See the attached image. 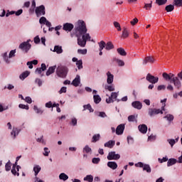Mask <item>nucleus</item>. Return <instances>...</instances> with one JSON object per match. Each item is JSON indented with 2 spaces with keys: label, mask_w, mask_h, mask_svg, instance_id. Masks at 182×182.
Here are the masks:
<instances>
[{
  "label": "nucleus",
  "mask_w": 182,
  "mask_h": 182,
  "mask_svg": "<svg viewBox=\"0 0 182 182\" xmlns=\"http://www.w3.org/2000/svg\"><path fill=\"white\" fill-rule=\"evenodd\" d=\"M15 53H16V50H12L10 51L9 55V58H14V56H15Z\"/></svg>",
  "instance_id": "6e6d98bb"
},
{
  "label": "nucleus",
  "mask_w": 182,
  "mask_h": 182,
  "mask_svg": "<svg viewBox=\"0 0 182 182\" xmlns=\"http://www.w3.org/2000/svg\"><path fill=\"white\" fill-rule=\"evenodd\" d=\"M154 57L152 56H146L143 60L142 65H146V63H150L151 65H153L155 61Z\"/></svg>",
  "instance_id": "1a4fd4ad"
},
{
  "label": "nucleus",
  "mask_w": 182,
  "mask_h": 182,
  "mask_svg": "<svg viewBox=\"0 0 182 182\" xmlns=\"http://www.w3.org/2000/svg\"><path fill=\"white\" fill-rule=\"evenodd\" d=\"M83 151L85 153H91L92 151V148L89 147L88 145L85 146V148L83 149Z\"/></svg>",
  "instance_id": "de8ad7c7"
},
{
  "label": "nucleus",
  "mask_w": 182,
  "mask_h": 182,
  "mask_svg": "<svg viewBox=\"0 0 182 182\" xmlns=\"http://www.w3.org/2000/svg\"><path fill=\"white\" fill-rule=\"evenodd\" d=\"M132 107H134V109H138V110H140L141 107H143V105L141 104L139 101H134L132 103Z\"/></svg>",
  "instance_id": "dca6fc26"
},
{
  "label": "nucleus",
  "mask_w": 182,
  "mask_h": 182,
  "mask_svg": "<svg viewBox=\"0 0 182 182\" xmlns=\"http://www.w3.org/2000/svg\"><path fill=\"white\" fill-rule=\"evenodd\" d=\"M55 69H56V65L50 67L46 73V76H50L52 73H55Z\"/></svg>",
  "instance_id": "a211bd4d"
},
{
  "label": "nucleus",
  "mask_w": 182,
  "mask_h": 182,
  "mask_svg": "<svg viewBox=\"0 0 182 182\" xmlns=\"http://www.w3.org/2000/svg\"><path fill=\"white\" fill-rule=\"evenodd\" d=\"M114 144H115L114 141L110 140L105 144V147H109V149H112Z\"/></svg>",
  "instance_id": "393cba45"
},
{
  "label": "nucleus",
  "mask_w": 182,
  "mask_h": 182,
  "mask_svg": "<svg viewBox=\"0 0 182 182\" xmlns=\"http://www.w3.org/2000/svg\"><path fill=\"white\" fill-rule=\"evenodd\" d=\"M164 107H166V104L161 107V109H156V108H149L148 109V114L150 117H154L156 114H163V110H164Z\"/></svg>",
  "instance_id": "20e7f679"
},
{
  "label": "nucleus",
  "mask_w": 182,
  "mask_h": 182,
  "mask_svg": "<svg viewBox=\"0 0 182 182\" xmlns=\"http://www.w3.org/2000/svg\"><path fill=\"white\" fill-rule=\"evenodd\" d=\"M53 52H56L58 54L63 53V49L60 46H55Z\"/></svg>",
  "instance_id": "412c9836"
},
{
  "label": "nucleus",
  "mask_w": 182,
  "mask_h": 182,
  "mask_svg": "<svg viewBox=\"0 0 182 182\" xmlns=\"http://www.w3.org/2000/svg\"><path fill=\"white\" fill-rule=\"evenodd\" d=\"M105 49L106 50H112V49H114V46L112 41H109L105 43Z\"/></svg>",
  "instance_id": "f3484780"
},
{
  "label": "nucleus",
  "mask_w": 182,
  "mask_h": 182,
  "mask_svg": "<svg viewBox=\"0 0 182 182\" xmlns=\"http://www.w3.org/2000/svg\"><path fill=\"white\" fill-rule=\"evenodd\" d=\"M136 117L134 115H130L128 117L129 122H134Z\"/></svg>",
  "instance_id": "e2e57ef3"
},
{
  "label": "nucleus",
  "mask_w": 182,
  "mask_h": 182,
  "mask_svg": "<svg viewBox=\"0 0 182 182\" xmlns=\"http://www.w3.org/2000/svg\"><path fill=\"white\" fill-rule=\"evenodd\" d=\"M113 102H114V100L111 96L106 99L107 103H113Z\"/></svg>",
  "instance_id": "bf43d9fd"
},
{
  "label": "nucleus",
  "mask_w": 182,
  "mask_h": 182,
  "mask_svg": "<svg viewBox=\"0 0 182 182\" xmlns=\"http://www.w3.org/2000/svg\"><path fill=\"white\" fill-rule=\"evenodd\" d=\"M44 25H46V26L49 28H48L49 31H53V28H50V26H52V23H50L49 21L47 20Z\"/></svg>",
  "instance_id": "603ef678"
},
{
  "label": "nucleus",
  "mask_w": 182,
  "mask_h": 182,
  "mask_svg": "<svg viewBox=\"0 0 182 182\" xmlns=\"http://www.w3.org/2000/svg\"><path fill=\"white\" fill-rule=\"evenodd\" d=\"M114 61L117 62L119 66H124V61L119 60V58H114Z\"/></svg>",
  "instance_id": "e433bc0d"
},
{
  "label": "nucleus",
  "mask_w": 182,
  "mask_h": 182,
  "mask_svg": "<svg viewBox=\"0 0 182 182\" xmlns=\"http://www.w3.org/2000/svg\"><path fill=\"white\" fill-rule=\"evenodd\" d=\"M34 43L36 44L41 43V38H39V36H37L34 38Z\"/></svg>",
  "instance_id": "0e129e2a"
},
{
  "label": "nucleus",
  "mask_w": 182,
  "mask_h": 182,
  "mask_svg": "<svg viewBox=\"0 0 182 182\" xmlns=\"http://www.w3.org/2000/svg\"><path fill=\"white\" fill-rule=\"evenodd\" d=\"M107 160H119L120 159V154H116V151L109 152L107 156Z\"/></svg>",
  "instance_id": "6e6552de"
},
{
  "label": "nucleus",
  "mask_w": 182,
  "mask_h": 182,
  "mask_svg": "<svg viewBox=\"0 0 182 182\" xmlns=\"http://www.w3.org/2000/svg\"><path fill=\"white\" fill-rule=\"evenodd\" d=\"M12 164H11V161H9L5 166L6 171H9L11 170V167Z\"/></svg>",
  "instance_id": "37998d69"
},
{
  "label": "nucleus",
  "mask_w": 182,
  "mask_h": 182,
  "mask_svg": "<svg viewBox=\"0 0 182 182\" xmlns=\"http://www.w3.org/2000/svg\"><path fill=\"white\" fill-rule=\"evenodd\" d=\"M60 180H63V181H66L69 178V176L66 175L65 173H62L59 176Z\"/></svg>",
  "instance_id": "473e14b6"
},
{
  "label": "nucleus",
  "mask_w": 182,
  "mask_h": 182,
  "mask_svg": "<svg viewBox=\"0 0 182 182\" xmlns=\"http://www.w3.org/2000/svg\"><path fill=\"white\" fill-rule=\"evenodd\" d=\"M29 42H31V40L21 43L18 46L19 49H21L24 53H28L31 48H32V45Z\"/></svg>",
  "instance_id": "39448f33"
},
{
  "label": "nucleus",
  "mask_w": 182,
  "mask_h": 182,
  "mask_svg": "<svg viewBox=\"0 0 182 182\" xmlns=\"http://www.w3.org/2000/svg\"><path fill=\"white\" fill-rule=\"evenodd\" d=\"M75 28V26L70 23H65L63 24V31H66L67 32H70Z\"/></svg>",
  "instance_id": "9b49d317"
},
{
  "label": "nucleus",
  "mask_w": 182,
  "mask_h": 182,
  "mask_svg": "<svg viewBox=\"0 0 182 182\" xmlns=\"http://www.w3.org/2000/svg\"><path fill=\"white\" fill-rule=\"evenodd\" d=\"M83 112H85V110H89V112L90 113H93L95 112V109H93V108H92V105H90V104H87V105H83Z\"/></svg>",
  "instance_id": "4be33fe9"
},
{
  "label": "nucleus",
  "mask_w": 182,
  "mask_h": 182,
  "mask_svg": "<svg viewBox=\"0 0 182 182\" xmlns=\"http://www.w3.org/2000/svg\"><path fill=\"white\" fill-rule=\"evenodd\" d=\"M18 107H20V109H25L26 110H29V106L28 105H25L23 104H20L18 105Z\"/></svg>",
  "instance_id": "4d7b16f0"
},
{
  "label": "nucleus",
  "mask_w": 182,
  "mask_h": 182,
  "mask_svg": "<svg viewBox=\"0 0 182 182\" xmlns=\"http://www.w3.org/2000/svg\"><path fill=\"white\" fill-rule=\"evenodd\" d=\"M122 38H123V39H126V38H129V31H127V28L126 27L123 28Z\"/></svg>",
  "instance_id": "5701e85b"
},
{
  "label": "nucleus",
  "mask_w": 182,
  "mask_h": 182,
  "mask_svg": "<svg viewBox=\"0 0 182 182\" xmlns=\"http://www.w3.org/2000/svg\"><path fill=\"white\" fill-rule=\"evenodd\" d=\"M73 32L77 38V45L81 48H85L86 46V43L87 41H90V35L86 33L87 32V28H86V23L82 20H79L75 26Z\"/></svg>",
  "instance_id": "f257e3e1"
},
{
  "label": "nucleus",
  "mask_w": 182,
  "mask_h": 182,
  "mask_svg": "<svg viewBox=\"0 0 182 182\" xmlns=\"http://www.w3.org/2000/svg\"><path fill=\"white\" fill-rule=\"evenodd\" d=\"M19 168H21V166H19V165L17 166V163L16 162L15 164L13 165L11 169L12 174H14V176H17L18 177H19V172H16V170L17 171H19Z\"/></svg>",
  "instance_id": "9d476101"
},
{
  "label": "nucleus",
  "mask_w": 182,
  "mask_h": 182,
  "mask_svg": "<svg viewBox=\"0 0 182 182\" xmlns=\"http://www.w3.org/2000/svg\"><path fill=\"white\" fill-rule=\"evenodd\" d=\"M162 76L164 79H165V80H166L167 82L170 80L171 83H173L175 87H177V89H180L181 87V82H180L178 77H174V74H167V73H164L162 74Z\"/></svg>",
  "instance_id": "f03ea898"
},
{
  "label": "nucleus",
  "mask_w": 182,
  "mask_h": 182,
  "mask_svg": "<svg viewBox=\"0 0 182 182\" xmlns=\"http://www.w3.org/2000/svg\"><path fill=\"white\" fill-rule=\"evenodd\" d=\"M72 85L75 87H77L80 85V76L76 75L75 78L73 80Z\"/></svg>",
  "instance_id": "4468645a"
},
{
  "label": "nucleus",
  "mask_w": 182,
  "mask_h": 182,
  "mask_svg": "<svg viewBox=\"0 0 182 182\" xmlns=\"http://www.w3.org/2000/svg\"><path fill=\"white\" fill-rule=\"evenodd\" d=\"M124 132V124H121L116 129V134L119 136L120 134H123Z\"/></svg>",
  "instance_id": "f8f14e48"
},
{
  "label": "nucleus",
  "mask_w": 182,
  "mask_h": 182,
  "mask_svg": "<svg viewBox=\"0 0 182 182\" xmlns=\"http://www.w3.org/2000/svg\"><path fill=\"white\" fill-rule=\"evenodd\" d=\"M165 11H166V12H171L174 11V5L170 4L166 6L165 8Z\"/></svg>",
  "instance_id": "f704fd0d"
},
{
  "label": "nucleus",
  "mask_w": 182,
  "mask_h": 182,
  "mask_svg": "<svg viewBox=\"0 0 182 182\" xmlns=\"http://www.w3.org/2000/svg\"><path fill=\"white\" fill-rule=\"evenodd\" d=\"M157 90H159V91H160V90H166V85H159L157 87Z\"/></svg>",
  "instance_id": "13d9d810"
},
{
  "label": "nucleus",
  "mask_w": 182,
  "mask_h": 182,
  "mask_svg": "<svg viewBox=\"0 0 182 182\" xmlns=\"http://www.w3.org/2000/svg\"><path fill=\"white\" fill-rule=\"evenodd\" d=\"M93 99L96 105H98V103H100V102H102V98H100V95H94Z\"/></svg>",
  "instance_id": "7c9ffc66"
},
{
  "label": "nucleus",
  "mask_w": 182,
  "mask_h": 182,
  "mask_svg": "<svg viewBox=\"0 0 182 182\" xmlns=\"http://www.w3.org/2000/svg\"><path fill=\"white\" fill-rule=\"evenodd\" d=\"M29 75H31V72L25 71L22 74L20 75L19 77L21 80H25V79H26V77H28V76H29Z\"/></svg>",
  "instance_id": "aec40b11"
},
{
  "label": "nucleus",
  "mask_w": 182,
  "mask_h": 182,
  "mask_svg": "<svg viewBox=\"0 0 182 182\" xmlns=\"http://www.w3.org/2000/svg\"><path fill=\"white\" fill-rule=\"evenodd\" d=\"M49 153H50V151H49V149L48 147H45L43 156H46V157H48V156H49Z\"/></svg>",
  "instance_id": "864d4df0"
},
{
  "label": "nucleus",
  "mask_w": 182,
  "mask_h": 182,
  "mask_svg": "<svg viewBox=\"0 0 182 182\" xmlns=\"http://www.w3.org/2000/svg\"><path fill=\"white\" fill-rule=\"evenodd\" d=\"M177 163V159H169L167 162L168 167H170L171 166H174Z\"/></svg>",
  "instance_id": "b1692460"
},
{
  "label": "nucleus",
  "mask_w": 182,
  "mask_h": 182,
  "mask_svg": "<svg viewBox=\"0 0 182 182\" xmlns=\"http://www.w3.org/2000/svg\"><path fill=\"white\" fill-rule=\"evenodd\" d=\"M46 107H48V109H50V107H53L52 102H48L46 103Z\"/></svg>",
  "instance_id": "774afa93"
},
{
  "label": "nucleus",
  "mask_w": 182,
  "mask_h": 182,
  "mask_svg": "<svg viewBox=\"0 0 182 182\" xmlns=\"http://www.w3.org/2000/svg\"><path fill=\"white\" fill-rule=\"evenodd\" d=\"M153 1H151V3L149 4H145L144 8L147 11L149 9H151Z\"/></svg>",
  "instance_id": "a18cd8bd"
},
{
  "label": "nucleus",
  "mask_w": 182,
  "mask_h": 182,
  "mask_svg": "<svg viewBox=\"0 0 182 182\" xmlns=\"http://www.w3.org/2000/svg\"><path fill=\"white\" fill-rule=\"evenodd\" d=\"M84 181L93 182V176L87 175L84 178Z\"/></svg>",
  "instance_id": "58836bf2"
},
{
  "label": "nucleus",
  "mask_w": 182,
  "mask_h": 182,
  "mask_svg": "<svg viewBox=\"0 0 182 182\" xmlns=\"http://www.w3.org/2000/svg\"><path fill=\"white\" fill-rule=\"evenodd\" d=\"M156 2L160 6L161 5L167 4V0H156Z\"/></svg>",
  "instance_id": "c03bdc74"
},
{
  "label": "nucleus",
  "mask_w": 182,
  "mask_h": 182,
  "mask_svg": "<svg viewBox=\"0 0 182 182\" xmlns=\"http://www.w3.org/2000/svg\"><path fill=\"white\" fill-rule=\"evenodd\" d=\"M138 129L143 134H146V133H147V125L146 124L139 125Z\"/></svg>",
  "instance_id": "2eb2a0df"
},
{
  "label": "nucleus",
  "mask_w": 182,
  "mask_h": 182,
  "mask_svg": "<svg viewBox=\"0 0 182 182\" xmlns=\"http://www.w3.org/2000/svg\"><path fill=\"white\" fill-rule=\"evenodd\" d=\"M146 80L149 82V83H152V85H156L159 82V77H155L151 74H147L146 77Z\"/></svg>",
  "instance_id": "0eeeda50"
},
{
  "label": "nucleus",
  "mask_w": 182,
  "mask_h": 182,
  "mask_svg": "<svg viewBox=\"0 0 182 182\" xmlns=\"http://www.w3.org/2000/svg\"><path fill=\"white\" fill-rule=\"evenodd\" d=\"M111 97L114 100H116L117 99V92H112Z\"/></svg>",
  "instance_id": "338daca9"
},
{
  "label": "nucleus",
  "mask_w": 182,
  "mask_h": 182,
  "mask_svg": "<svg viewBox=\"0 0 182 182\" xmlns=\"http://www.w3.org/2000/svg\"><path fill=\"white\" fill-rule=\"evenodd\" d=\"M117 52L119 55H121V56H126V55H127V53H126V50H124L122 48H117Z\"/></svg>",
  "instance_id": "a878e982"
},
{
  "label": "nucleus",
  "mask_w": 182,
  "mask_h": 182,
  "mask_svg": "<svg viewBox=\"0 0 182 182\" xmlns=\"http://www.w3.org/2000/svg\"><path fill=\"white\" fill-rule=\"evenodd\" d=\"M76 65L77 69H83V62L82 61V60H79L78 61H77Z\"/></svg>",
  "instance_id": "4c0bfd02"
},
{
  "label": "nucleus",
  "mask_w": 182,
  "mask_h": 182,
  "mask_svg": "<svg viewBox=\"0 0 182 182\" xmlns=\"http://www.w3.org/2000/svg\"><path fill=\"white\" fill-rule=\"evenodd\" d=\"M11 134V136H14V139H15L16 136L19 134V129H18V128H13V130Z\"/></svg>",
  "instance_id": "cd10ccee"
},
{
  "label": "nucleus",
  "mask_w": 182,
  "mask_h": 182,
  "mask_svg": "<svg viewBox=\"0 0 182 182\" xmlns=\"http://www.w3.org/2000/svg\"><path fill=\"white\" fill-rule=\"evenodd\" d=\"M105 90H109V92H114V87L113 85H105Z\"/></svg>",
  "instance_id": "ea45409f"
},
{
  "label": "nucleus",
  "mask_w": 182,
  "mask_h": 182,
  "mask_svg": "<svg viewBox=\"0 0 182 182\" xmlns=\"http://www.w3.org/2000/svg\"><path fill=\"white\" fill-rule=\"evenodd\" d=\"M33 171L35 173V176H38V174H39V171H41V166H39V165L34 166Z\"/></svg>",
  "instance_id": "c9c22d12"
},
{
  "label": "nucleus",
  "mask_w": 182,
  "mask_h": 182,
  "mask_svg": "<svg viewBox=\"0 0 182 182\" xmlns=\"http://www.w3.org/2000/svg\"><path fill=\"white\" fill-rule=\"evenodd\" d=\"M107 166L112 170H116V168H117V164L114 161H109Z\"/></svg>",
  "instance_id": "6ab92c4d"
},
{
  "label": "nucleus",
  "mask_w": 182,
  "mask_h": 182,
  "mask_svg": "<svg viewBox=\"0 0 182 182\" xmlns=\"http://www.w3.org/2000/svg\"><path fill=\"white\" fill-rule=\"evenodd\" d=\"M174 5L176 6H182V0H174Z\"/></svg>",
  "instance_id": "3c124183"
},
{
  "label": "nucleus",
  "mask_w": 182,
  "mask_h": 182,
  "mask_svg": "<svg viewBox=\"0 0 182 182\" xmlns=\"http://www.w3.org/2000/svg\"><path fill=\"white\" fill-rule=\"evenodd\" d=\"M68 73L69 68H68L65 65H58L56 69L57 76L63 79H65L68 76Z\"/></svg>",
  "instance_id": "7ed1b4c3"
},
{
  "label": "nucleus",
  "mask_w": 182,
  "mask_h": 182,
  "mask_svg": "<svg viewBox=\"0 0 182 182\" xmlns=\"http://www.w3.org/2000/svg\"><path fill=\"white\" fill-rule=\"evenodd\" d=\"M107 83H108V85H112L113 83V79L114 78V76L110 73V71L107 73Z\"/></svg>",
  "instance_id": "ddd939ff"
},
{
  "label": "nucleus",
  "mask_w": 182,
  "mask_h": 182,
  "mask_svg": "<svg viewBox=\"0 0 182 182\" xmlns=\"http://www.w3.org/2000/svg\"><path fill=\"white\" fill-rule=\"evenodd\" d=\"M77 53H79L80 55H86V53H87V49H78L77 50Z\"/></svg>",
  "instance_id": "49530a36"
},
{
  "label": "nucleus",
  "mask_w": 182,
  "mask_h": 182,
  "mask_svg": "<svg viewBox=\"0 0 182 182\" xmlns=\"http://www.w3.org/2000/svg\"><path fill=\"white\" fill-rule=\"evenodd\" d=\"M35 12L37 18H41V16H45L46 14V9H45V6L41 5L36 7Z\"/></svg>",
  "instance_id": "423d86ee"
},
{
  "label": "nucleus",
  "mask_w": 182,
  "mask_h": 182,
  "mask_svg": "<svg viewBox=\"0 0 182 182\" xmlns=\"http://www.w3.org/2000/svg\"><path fill=\"white\" fill-rule=\"evenodd\" d=\"M70 124L71 126H76L77 124V119L76 118H72Z\"/></svg>",
  "instance_id": "8fccbe9b"
},
{
  "label": "nucleus",
  "mask_w": 182,
  "mask_h": 182,
  "mask_svg": "<svg viewBox=\"0 0 182 182\" xmlns=\"http://www.w3.org/2000/svg\"><path fill=\"white\" fill-rule=\"evenodd\" d=\"M33 110L37 113V114H43V109L38 108L36 105H34Z\"/></svg>",
  "instance_id": "c756f323"
},
{
  "label": "nucleus",
  "mask_w": 182,
  "mask_h": 182,
  "mask_svg": "<svg viewBox=\"0 0 182 182\" xmlns=\"http://www.w3.org/2000/svg\"><path fill=\"white\" fill-rule=\"evenodd\" d=\"M58 93L60 95H62V93H66V87H62Z\"/></svg>",
  "instance_id": "680f3d73"
},
{
  "label": "nucleus",
  "mask_w": 182,
  "mask_h": 182,
  "mask_svg": "<svg viewBox=\"0 0 182 182\" xmlns=\"http://www.w3.org/2000/svg\"><path fill=\"white\" fill-rule=\"evenodd\" d=\"M114 28H116V29H117V31L119 32H120V31H122V27L120 26V23L117 21H114Z\"/></svg>",
  "instance_id": "a19ab883"
},
{
  "label": "nucleus",
  "mask_w": 182,
  "mask_h": 182,
  "mask_svg": "<svg viewBox=\"0 0 182 182\" xmlns=\"http://www.w3.org/2000/svg\"><path fill=\"white\" fill-rule=\"evenodd\" d=\"M92 161L93 164H99L100 163V158H93Z\"/></svg>",
  "instance_id": "5fc2aeb1"
},
{
  "label": "nucleus",
  "mask_w": 182,
  "mask_h": 182,
  "mask_svg": "<svg viewBox=\"0 0 182 182\" xmlns=\"http://www.w3.org/2000/svg\"><path fill=\"white\" fill-rule=\"evenodd\" d=\"M137 22H139V19H137V18H134L131 22V25H132L133 26H134V25H136V23H137Z\"/></svg>",
  "instance_id": "052dcab7"
},
{
  "label": "nucleus",
  "mask_w": 182,
  "mask_h": 182,
  "mask_svg": "<svg viewBox=\"0 0 182 182\" xmlns=\"http://www.w3.org/2000/svg\"><path fill=\"white\" fill-rule=\"evenodd\" d=\"M164 119H167L168 122H173V120H174V116H173L172 114H168L166 115V117H164Z\"/></svg>",
  "instance_id": "79ce46f5"
},
{
  "label": "nucleus",
  "mask_w": 182,
  "mask_h": 182,
  "mask_svg": "<svg viewBox=\"0 0 182 182\" xmlns=\"http://www.w3.org/2000/svg\"><path fill=\"white\" fill-rule=\"evenodd\" d=\"M144 171H146V173H151V168H150V165L144 164L142 168Z\"/></svg>",
  "instance_id": "72a5a7b5"
},
{
  "label": "nucleus",
  "mask_w": 182,
  "mask_h": 182,
  "mask_svg": "<svg viewBox=\"0 0 182 182\" xmlns=\"http://www.w3.org/2000/svg\"><path fill=\"white\" fill-rule=\"evenodd\" d=\"M178 136L176 139H168L167 141L168 143H169V144L173 147V146L175 145L176 143H177V141H178Z\"/></svg>",
  "instance_id": "c85d7f7f"
},
{
  "label": "nucleus",
  "mask_w": 182,
  "mask_h": 182,
  "mask_svg": "<svg viewBox=\"0 0 182 182\" xmlns=\"http://www.w3.org/2000/svg\"><path fill=\"white\" fill-rule=\"evenodd\" d=\"M99 45V50H103L105 48H106V42L101 41L100 42L98 43Z\"/></svg>",
  "instance_id": "bb28decb"
},
{
  "label": "nucleus",
  "mask_w": 182,
  "mask_h": 182,
  "mask_svg": "<svg viewBox=\"0 0 182 182\" xmlns=\"http://www.w3.org/2000/svg\"><path fill=\"white\" fill-rule=\"evenodd\" d=\"M48 20L46 19V18L45 16H42L40 19H39V23L41 24V25H45L46 22Z\"/></svg>",
  "instance_id": "09e8293b"
},
{
  "label": "nucleus",
  "mask_w": 182,
  "mask_h": 182,
  "mask_svg": "<svg viewBox=\"0 0 182 182\" xmlns=\"http://www.w3.org/2000/svg\"><path fill=\"white\" fill-rule=\"evenodd\" d=\"M99 140H100V134H97L92 136V142L96 143V141H99Z\"/></svg>",
  "instance_id": "2f4dec72"
},
{
  "label": "nucleus",
  "mask_w": 182,
  "mask_h": 182,
  "mask_svg": "<svg viewBox=\"0 0 182 182\" xmlns=\"http://www.w3.org/2000/svg\"><path fill=\"white\" fill-rule=\"evenodd\" d=\"M128 144H133L134 139L132 136H127Z\"/></svg>",
  "instance_id": "69168bd1"
}]
</instances>
